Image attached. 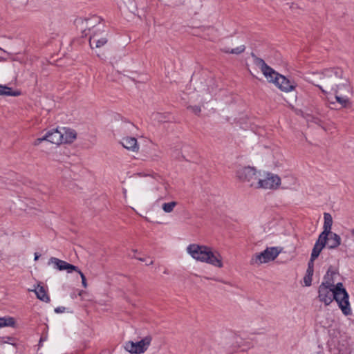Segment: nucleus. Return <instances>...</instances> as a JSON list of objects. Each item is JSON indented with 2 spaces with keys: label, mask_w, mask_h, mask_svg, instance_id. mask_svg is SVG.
Instances as JSON below:
<instances>
[{
  "label": "nucleus",
  "mask_w": 354,
  "mask_h": 354,
  "mask_svg": "<svg viewBox=\"0 0 354 354\" xmlns=\"http://www.w3.org/2000/svg\"><path fill=\"white\" fill-rule=\"evenodd\" d=\"M320 80L319 84L313 82V84L319 87L324 93L330 91L337 93L343 90L346 93H350L351 91L348 80L343 79V71L339 68H330L324 69L322 73H317Z\"/></svg>",
  "instance_id": "1"
},
{
  "label": "nucleus",
  "mask_w": 354,
  "mask_h": 354,
  "mask_svg": "<svg viewBox=\"0 0 354 354\" xmlns=\"http://www.w3.org/2000/svg\"><path fill=\"white\" fill-rule=\"evenodd\" d=\"M280 250L277 247L267 248L264 251L257 253L250 260L252 265H260L274 260Z\"/></svg>",
  "instance_id": "2"
},
{
  "label": "nucleus",
  "mask_w": 354,
  "mask_h": 354,
  "mask_svg": "<svg viewBox=\"0 0 354 354\" xmlns=\"http://www.w3.org/2000/svg\"><path fill=\"white\" fill-rule=\"evenodd\" d=\"M268 80L274 83L281 91L286 93L293 91L297 86L294 81L288 79L275 71L274 73L272 74Z\"/></svg>",
  "instance_id": "3"
},
{
  "label": "nucleus",
  "mask_w": 354,
  "mask_h": 354,
  "mask_svg": "<svg viewBox=\"0 0 354 354\" xmlns=\"http://www.w3.org/2000/svg\"><path fill=\"white\" fill-rule=\"evenodd\" d=\"M236 176L241 181L248 183L249 186L256 187L258 176L254 167H241L236 171Z\"/></svg>",
  "instance_id": "4"
},
{
  "label": "nucleus",
  "mask_w": 354,
  "mask_h": 354,
  "mask_svg": "<svg viewBox=\"0 0 354 354\" xmlns=\"http://www.w3.org/2000/svg\"><path fill=\"white\" fill-rule=\"evenodd\" d=\"M151 339V337L148 335L139 342H134L133 341H129L125 343L124 349L131 353H143L147 350Z\"/></svg>",
  "instance_id": "5"
},
{
  "label": "nucleus",
  "mask_w": 354,
  "mask_h": 354,
  "mask_svg": "<svg viewBox=\"0 0 354 354\" xmlns=\"http://www.w3.org/2000/svg\"><path fill=\"white\" fill-rule=\"evenodd\" d=\"M108 31L105 29H100L98 28L95 30L93 35L90 37L89 39V44L90 46L93 48L95 46V48H101L104 46L108 42Z\"/></svg>",
  "instance_id": "6"
},
{
  "label": "nucleus",
  "mask_w": 354,
  "mask_h": 354,
  "mask_svg": "<svg viewBox=\"0 0 354 354\" xmlns=\"http://www.w3.org/2000/svg\"><path fill=\"white\" fill-rule=\"evenodd\" d=\"M280 178L272 174H268L264 179H258L255 188L277 189L280 185Z\"/></svg>",
  "instance_id": "7"
},
{
  "label": "nucleus",
  "mask_w": 354,
  "mask_h": 354,
  "mask_svg": "<svg viewBox=\"0 0 354 354\" xmlns=\"http://www.w3.org/2000/svg\"><path fill=\"white\" fill-rule=\"evenodd\" d=\"M44 140L53 144L59 145L63 142V133L57 129H52L48 131L42 138L36 139L35 145H38Z\"/></svg>",
  "instance_id": "8"
},
{
  "label": "nucleus",
  "mask_w": 354,
  "mask_h": 354,
  "mask_svg": "<svg viewBox=\"0 0 354 354\" xmlns=\"http://www.w3.org/2000/svg\"><path fill=\"white\" fill-rule=\"evenodd\" d=\"M209 247L198 244H191L187 248V252L196 260L203 262L207 257Z\"/></svg>",
  "instance_id": "9"
},
{
  "label": "nucleus",
  "mask_w": 354,
  "mask_h": 354,
  "mask_svg": "<svg viewBox=\"0 0 354 354\" xmlns=\"http://www.w3.org/2000/svg\"><path fill=\"white\" fill-rule=\"evenodd\" d=\"M333 300H335L338 304V306L342 310L343 314L344 315H350L352 313V310L350 306V303L348 301L349 296L348 292H346V295H344L343 294L336 295V292H333Z\"/></svg>",
  "instance_id": "10"
},
{
  "label": "nucleus",
  "mask_w": 354,
  "mask_h": 354,
  "mask_svg": "<svg viewBox=\"0 0 354 354\" xmlns=\"http://www.w3.org/2000/svg\"><path fill=\"white\" fill-rule=\"evenodd\" d=\"M332 286H325L321 284L319 287V299L320 301L324 302L325 305L328 306L333 301V290Z\"/></svg>",
  "instance_id": "11"
},
{
  "label": "nucleus",
  "mask_w": 354,
  "mask_h": 354,
  "mask_svg": "<svg viewBox=\"0 0 354 354\" xmlns=\"http://www.w3.org/2000/svg\"><path fill=\"white\" fill-rule=\"evenodd\" d=\"M48 264H54L55 268L62 271L66 270L68 273H71L73 271H77L78 267L72 265L65 261L59 259L56 257H51L48 261Z\"/></svg>",
  "instance_id": "12"
},
{
  "label": "nucleus",
  "mask_w": 354,
  "mask_h": 354,
  "mask_svg": "<svg viewBox=\"0 0 354 354\" xmlns=\"http://www.w3.org/2000/svg\"><path fill=\"white\" fill-rule=\"evenodd\" d=\"M203 262L217 268H222L223 266L221 254L218 251H213L209 247L208 248L207 257H205Z\"/></svg>",
  "instance_id": "13"
},
{
  "label": "nucleus",
  "mask_w": 354,
  "mask_h": 354,
  "mask_svg": "<svg viewBox=\"0 0 354 354\" xmlns=\"http://www.w3.org/2000/svg\"><path fill=\"white\" fill-rule=\"evenodd\" d=\"M252 57L254 63L261 69L267 80L269 79V77H271L272 74L274 73V70L269 66L263 59L258 57L254 53H252Z\"/></svg>",
  "instance_id": "14"
},
{
  "label": "nucleus",
  "mask_w": 354,
  "mask_h": 354,
  "mask_svg": "<svg viewBox=\"0 0 354 354\" xmlns=\"http://www.w3.org/2000/svg\"><path fill=\"white\" fill-rule=\"evenodd\" d=\"M324 230L323 232L319 234L321 235V239L324 238H328V234H330L331 232V227L333 225V218L331 215L329 213L325 212L324 214Z\"/></svg>",
  "instance_id": "15"
},
{
  "label": "nucleus",
  "mask_w": 354,
  "mask_h": 354,
  "mask_svg": "<svg viewBox=\"0 0 354 354\" xmlns=\"http://www.w3.org/2000/svg\"><path fill=\"white\" fill-rule=\"evenodd\" d=\"M122 145L127 149L137 152L139 150V145L136 138L133 137H125L121 141Z\"/></svg>",
  "instance_id": "16"
},
{
  "label": "nucleus",
  "mask_w": 354,
  "mask_h": 354,
  "mask_svg": "<svg viewBox=\"0 0 354 354\" xmlns=\"http://www.w3.org/2000/svg\"><path fill=\"white\" fill-rule=\"evenodd\" d=\"M328 238L321 239V235L319 236L317 241H316L311 253L313 259H317L321 253L323 248L326 245V241Z\"/></svg>",
  "instance_id": "17"
},
{
  "label": "nucleus",
  "mask_w": 354,
  "mask_h": 354,
  "mask_svg": "<svg viewBox=\"0 0 354 354\" xmlns=\"http://www.w3.org/2000/svg\"><path fill=\"white\" fill-rule=\"evenodd\" d=\"M341 244V237L335 232H330L328 234V239L326 241V246L329 249H335Z\"/></svg>",
  "instance_id": "18"
},
{
  "label": "nucleus",
  "mask_w": 354,
  "mask_h": 354,
  "mask_svg": "<svg viewBox=\"0 0 354 354\" xmlns=\"http://www.w3.org/2000/svg\"><path fill=\"white\" fill-rule=\"evenodd\" d=\"M32 290L35 292L37 299L39 300L44 302L50 301V297L47 295V292L44 286H40V284H37V286Z\"/></svg>",
  "instance_id": "19"
},
{
  "label": "nucleus",
  "mask_w": 354,
  "mask_h": 354,
  "mask_svg": "<svg viewBox=\"0 0 354 354\" xmlns=\"http://www.w3.org/2000/svg\"><path fill=\"white\" fill-rule=\"evenodd\" d=\"M336 274V271L332 269L330 266L324 277V281L321 284H324L328 286H333L334 279L333 276Z\"/></svg>",
  "instance_id": "20"
},
{
  "label": "nucleus",
  "mask_w": 354,
  "mask_h": 354,
  "mask_svg": "<svg viewBox=\"0 0 354 354\" xmlns=\"http://www.w3.org/2000/svg\"><path fill=\"white\" fill-rule=\"evenodd\" d=\"M245 50V46L244 45H241L236 48L230 49L229 47L223 46L221 48V51L227 54H235L239 55L243 53Z\"/></svg>",
  "instance_id": "21"
},
{
  "label": "nucleus",
  "mask_w": 354,
  "mask_h": 354,
  "mask_svg": "<svg viewBox=\"0 0 354 354\" xmlns=\"http://www.w3.org/2000/svg\"><path fill=\"white\" fill-rule=\"evenodd\" d=\"M21 95L19 91H12L10 87L0 85V95L19 96Z\"/></svg>",
  "instance_id": "22"
},
{
  "label": "nucleus",
  "mask_w": 354,
  "mask_h": 354,
  "mask_svg": "<svg viewBox=\"0 0 354 354\" xmlns=\"http://www.w3.org/2000/svg\"><path fill=\"white\" fill-rule=\"evenodd\" d=\"M76 132L72 129H67L63 134V142L71 143L76 138Z\"/></svg>",
  "instance_id": "23"
},
{
  "label": "nucleus",
  "mask_w": 354,
  "mask_h": 354,
  "mask_svg": "<svg viewBox=\"0 0 354 354\" xmlns=\"http://www.w3.org/2000/svg\"><path fill=\"white\" fill-rule=\"evenodd\" d=\"M340 91H338L337 93H335L336 101L343 107H346L347 104L349 103L348 98L347 96H342V93Z\"/></svg>",
  "instance_id": "24"
},
{
  "label": "nucleus",
  "mask_w": 354,
  "mask_h": 354,
  "mask_svg": "<svg viewBox=\"0 0 354 354\" xmlns=\"http://www.w3.org/2000/svg\"><path fill=\"white\" fill-rule=\"evenodd\" d=\"M101 18L97 16H93L89 19H85L86 26L90 29L91 28L95 27V24H98L101 22Z\"/></svg>",
  "instance_id": "25"
},
{
  "label": "nucleus",
  "mask_w": 354,
  "mask_h": 354,
  "mask_svg": "<svg viewBox=\"0 0 354 354\" xmlns=\"http://www.w3.org/2000/svg\"><path fill=\"white\" fill-rule=\"evenodd\" d=\"M15 320L13 317H0V328L3 326H13Z\"/></svg>",
  "instance_id": "26"
},
{
  "label": "nucleus",
  "mask_w": 354,
  "mask_h": 354,
  "mask_svg": "<svg viewBox=\"0 0 354 354\" xmlns=\"http://www.w3.org/2000/svg\"><path fill=\"white\" fill-rule=\"evenodd\" d=\"M333 292H336V295L343 294L344 295H346V290L344 288L342 283H337L336 285L333 284V286L331 287Z\"/></svg>",
  "instance_id": "27"
},
{
  "label": "nucleus",
  "mask_w": 354,
  "mask_h": 354,
  "mask_svg": "<svg viewBox=\"0 0 354 354\" xmlns=\"http://www.w3.org/2000/svg\"><path fill=\"white\" fill-rule=\"evenodd\" d=\"M177 205V203L175 201H172L170 203H165L162 205V209L167 212H171L174 208Z\"/></svg>",
  "instance_id": "28"
},
{
  "label": "nucleus",
  "mask_w": 354,
  "mask_h": 354,
  "mask_svg": "<svg viewBox=\"0 0 354 354\" xmlns=\"http://www.w3.org/2000/svg\"><path fill=\"white\" fill-rule=\"evenodd\" d=\"M313 275V272H306V274L304 277V282L306 286H310L311 285Z\"/></svg>",
  "instance_id": "29"
},
{
  "label": "nucleus",
  "mask_w": 354,
  "mask_h": 354,
  "mask_svg": "<svg viewBox=\"0 0 354 354\" xmlns=\"http://www.w3.org/2000/svg\"><path fill=\"white\" fill-rule=\"evenodd\" d=\"M316 259H313V257H310V259L308 263V268L306 272H314V261Z\"/></svg>",
  "instance_id": "30"
},
{
  "label": "nucleus",
  "mask_w": 354,
  "mask_h": 354,
  "mask_svg": "<svg viewBox=\"0 0 354 354\" xmlns=\"http://www.w3.org/2000/svg\"><path fill=\"white\" fill-rule=\"evenodd\" d=\"M187 109L191 110L196 115H198L201 111V107L198 106H189Z\"/></svg>",
  "instance_id": "31"
},
{
  "label": "nucleus",
  "mask_w": 354,
  "mask_h": 354,
  "mask_svg": "<svg viewBox=\"0 0 354 354\" xmlns=\"http://www.w3.org/2000/svg\"><path fill=\"white\" fill-rule=\"evenodd\" d=\"M76 272H78L80 274V277H81L82 283L83 287L84 288H86L87 287V283H86V279L85 275L79 269Z\"/></svg>",
  "instance_id": "32"
},
{
  "label": "nucleus",
  "mask_w": 354,
  "mask_h": 354,
  "mask_svg": "<svg viewBox=\"0 0 354 354\" xmlns=\"http://www.w3.org/2000/svg\"><path fill=\"white\" fill-rule=\"evenodd\" d=\"M3 339L4 343H8V344H10L12 345L15 344L14 339L12 337H3Z\"/></svg>",
  "instance_id": "33"
},
{
  "label": "nucleus",
  "mask_w": 354,
  "mask_h": 354,
  "mask_svg": "<svg viewBox=\"0 0 354 354\" xmlns=\"http://www.w3.org/2000/svg\"><path fill=\"white\" fill-rule=\"evenodd\" d=\"M65 309H66L65 307L59 306L55 309V312L56 313H62L65 311Z\"/></svg>",
  "instance_id": "34"
},
{
  "label": "nucleus",
  "mask_w": 354,
  "mask_h": 354,
  "mask_svg": "<svg viewBox=\"0 0 354 354\" xmlns=\"http://www.w3.org/2000/svg\"><path fill=\"white\" fill-rule=\"evenodd\" d=\"M40 255L38 253L35 254V260H37L39 258Z\"/></svg>",
  "instance_id": "35"
},
{
  "label": "nucleus",
  "mask_w": 354,
  "mask_h": 354,
  "mask_svg": "<svg viewBox=\"0 0 354 354\" xmlns=\"http://www.w3.org/2000/svg\"><path fill=\"white\" fill-rule=\"evenodd\" d=\"M133 257L137 259H138V260H140V261H145V259H143V258H138V257Z\"/></svg>",
  "instance_id": "36"
},
{
  "label": "nucleus",
  "mask_w": 354,
  "mask_h": 354,
  "mask_svg": "<svg viewBox=\"0 0 354 354\" xmlns=\"http://www.w3.org/2000/svg\"><path fill=\"white\" fill-rule=\"evenodd\" d=\"M100 354H110V353L106 351H103Z\"/></svg>",
  "instance_id": "37"
},
{
  "label": "nucleus",
  "mask_w": 354,
  "mask_h": 354,
  "mask_svg": "<svg viewBox=\"0 0 354 354\" xmlns=\"http://www.w3.org/2000/svg\"><path fill=\"white\" fill-rule=\"evenodd\" d=\"M152 263H153V261H151L150 262L147 263V265H151Z\"/></svg>",
  "instance_id": "38"
},
{
  "label": "nucleus",
  "mask_w": 354,
  "mask_h": 354,
  "mask_svg": "<svg viewBox=\"0 0 354 354\" xmlns=\"http://www.w3.org/2000/svg\"><path fill=\"white\" fill-rule=\"evenodd\" d=\"M351 234L353 236H354V228L353 230H351Z\"/></svg>",
  "instance_id": "39"
},
{
  "label": "nucleus",
  "mask_w": 354,
  "mask_h": 354,
  "mask_svg": "<svg viewBox=\"0 0 354 354\" xmlns=\"http://www.w3.org/2000/svg\"><path fill=\"white\" fill-rule=\"evenodd\" d=\"M41 341H42V339L41 338L39 340V344H41Z\"/></svg>",
  "instance_id": "40"
}]
</instances>
